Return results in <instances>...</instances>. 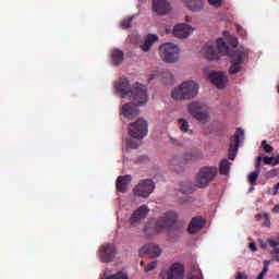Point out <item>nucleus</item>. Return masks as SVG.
Segmentation results:
<instances>
[{"label":"nucleus","instance_id":"f257e3e1","mask_svg":"<svg viewBox=\"0 0 279 279\" xmlns=\"http://www.w3.org/2000/svg\"><path fill=\"white\" fill-rule=\"evenodd\" d=\"M114 88L122 99L130 98L132 101L123 105L121 110L123 117L131 121L136 119L140 112L138 106H145L147 104V87L138 83L132 86L128 78L120 77L119 81L114 83Z\"/></svg>","mask_w":279,"mask_h":279},{"label":"nucleus","instance_id":"f03ea898","mask_svg":"<svg viewBox=\"0 0 279 279\" xmlns=\"http://www.w3.org/2000/svg\"><path fill=\"white\" fill-rule=\"evenodd\" d=\"M162 230H168V236L170 239H178L184 232V227L178 225V215L175 213L168 211L156 221L154 227L147 225L144 228V232L148 236H154V234H158Z\"/></svg>","mask_w":279,"mask_h":279},{"label":"nucleus","instance_id":"7ed1b4c3","mask_svg":"<svg viewBox=\"0 0 279 279\" xmlns=\"http://www.w3.org/2000/svg\"><path fill=\"white\" fill-rule=\"evenodd\" d=\"M217 49L219 53L231 57V66L229 69V74L236 75V73H240L241 64H243V60H245V51L235 49L233 53H230V48L228 47V44L223 38L217 39Z\"/></svg>","mask_w":279,"mask_h":279},{"label":"nucleus","instance_id":"20e7f679","mask_svg":"<svg viewBox=\"0 0 279 279\" xmlns=\"http://www.w3.org/2000/svg\"><path fill=\"white\" fill-rule=\"evenodd\" d=\"M197 93H199V85L195 81H187L174 88L171 97L174 101H190L197 97Z\"/></svg>","mask_w":279,"mask_h":279},{"label":"nucleus","instance_id":"39448f33","mask_svg":"<svg viewBox=\"0 0 279 279\" xmlns=\"http://www.w3.org/2000/svg\"><path fill=\"white\" fill-rule=\"evenodd\" d=\"M159 54L163 62L175 64L180 60V48L178 45L167 43L159 47Z\"/></svg>","mask_w":279,"mask_h":279},{"label":"nucleus","instance_id":"423d86ee","mask_svg":"<svg viewBox=\"0 0 279 279\" xmlns=\"http://www.w3.org/2000/svg\"><path fill=\"white\" fill-rule=\"evenodd\" d=\"M189 113L199 123H208L210 113L208 107L199 101H192L187 106Z\"/></svg>","mask_w":279,"mask_h":279},{"label":"nucleus","instance_id":"0eeeda50","mask_svg":"<svg viewBox=\"0 0 279 279\" xmlns=\"http://www.w3.org/2000/svg\"><path fill=\"white\" fill-rule=\"evenodd\" d=\"M219 173V170L217 167H203L196 174V186L198 189H206L215 178H217V174Z\"/></svg>","mask_w":279,"mask_h":279},{"label":"nucleus","instance_id":"6e6552de","mask_svg":"<svg viewBox=\"0 0 279 279\" xmlns=\"http://www.w3.org/2000/svg\"><path fill=\"white\" fill-rule=\"evenodd\" d=\"M148 132L147 121L144 119H138L129 126V134L131 138H136V141H143V137L147 136Z\"/></svg>","mask_w":279,"mask_h":279},{"label":"nucleus","instance_id":"1a4fd4ad","mask_svg":"<svg viewBox=\"0 0 279 279\" xmlns=\"http://www.w3.org/2000/svg\"><path fill=\"white\" fill-rule=\"evenodd\" d=\"M154 189H156V184H154V181L151 179H145L138 182V184L135 185L133 189V194L135 197H144V199H147L149 197L150 193H154Z\"/></svg>","mask_w":279,"mask_h":279},{"label":"nucleus","instance_id":"9d476101","mask_svg":"<svg viewBox=\"0 0 279 279\" xmlns=\"http://www.w3.org/2000/svg\"><path fill=\"white\" fill-rule=\"evenodd\" d=\"M245 136V131L239 128L233 136L230 138L229 145V160H234L236 158V154H239V147L241 145V138Z\"/></svg>","mask_w":279,"mask_h":279},{"label":"nucleus","instance_id":"9b49d317","mask_svg":"<svg viewBox=\"0 0 279 279\" xmlns=\"http://www.w3.org/2000/svg\"><path fill=\"white\" fill-rule=\"evenodd\" d=\"M101 263H112L117 256V246L113 243L102 244L98 250Z\"/></svg>","mask_w":279,"mask_h":279},{"label":"nucleus","instance_id":"f8f14e48","mask_svg":"<svg viewBox=\"0 0 279 279\" xmlns=\"http://www.w3.org/2000/svg\"><path fill=\"white\" fill-rule=\"evenodd\" d=\"M147 215H149V207H147V205L140 206L133 211L130 217L131 226H136V223H141V221L147 219Z\"/></svg>","mask_w":279,"mask_h":279},{"label":"nucleus","instance_id":"ddd939ff","mask_svg":"<svg viewBox=\"0 0 279 279\" xmlns=\"http://www.w3.org/2000/svg\"><path fill=\"white\" fill-rule=\"evenodd\" d=\"M161 279H184V265L180 263L172 264L167 271V278L161 277Z\"/></svg>","mask_w":279,"mask_h":279},{"label":"nucleus","instance_id":"4468645a","mask_svg":"<svg viewBox=\"0 0 279 279\" xmlns=\"http://www.w3.org/2000/svg\"><path fill=\"white\" fill-rule=\"evenodd\" d=\"M140 252L141 254H146L149 258H158L162 254L160 246L154 243L143 245Z\"/></svg>","mask_w":279,"mask_h":279},{"label":"nucleus","instance_id":"2eb2a0df","mask_svg":"<svg viewBox=\"0 0 279 279\" xmlns=\"http://www.w3.org/2000/svg\"><path fill=\"white\" fill-rule=\"evenodd\" d=\"M153 10L156 12V14L162 16L165 14H169L171 4H169V1L167 0H153Z\"/></svg>","mask_w":279,"mask_h":279},{"label":"nucleus","instance_id":"dca6fc26","mask_svg":"<svg viewBox=\"0 0 279 279\" xmlns=\"http://www.w3.org/2000/svg\"><path fill=\"white\" fill-rule=\"evenodd\" d=\"M209 82L217 86L218 88H226V82H228V77L223 72H211L209 74Z\"/></svg>","mask_w":279,"mask_h":279},{"label":"nucleus","instance_id":"f3484780","mask_svg":"<svg viewBox=\"0 0 279 279\" xmlns=\"http://www.w3.org/2000/svg\"><path fill=\"white\" fill-rule=\"evenodd\" d=\"M193 34V27L189 24H179L173 28V36L175 38H189Z\"/></svg>","mask_w":279,"mask_h":279},{"label":"nucleus","instance_id":"a211bd4d","mask_svg":"<svg viewBox=\"0 0 279 279\" xmlns=\"http://www.w3.org/2000/svg\"><path fill=\"white\" fill-rule=\"evenodd\" d=\"M206 226V220L202 217H194L192 218L190 226L187 228L189 234H197Z\"/></svg>","mask_w":279,"mask_h":279},{"label":"nucleus","instance_id":"6ab92c4d","mask_svg":"<svg viewBox=\"0 0 279 279\" xmlns=\"http://www.w3.org/2000/svg\"><path fill=\"white\" fill-rule=\"evenodd\" d=\"M203 51L205 53V58L207 60H218L219 59V53H217V48H215V44L213 41L207 43Z\"/></svg>","mask_w":279,"mask_h":279},{"label":"nucleus","instance_id":"aec40b11","mask_svg":"<svg viewBox=\"0 0 279 279\" xmlns=\"http://www.w3.org/2000/svg\"><path fill=\"white\" fill-rule=\"evenodd\" d=\"M132 182V177L131 175H120L117 179L116 182V189L117 191H120V193H125L128 191V186Z\"/></svg>","mask_w":279,"mask_h":279},{"label":"nucleus","instance_id":"412c9836","mask_svg":"<svg viewBox=\"0 0 279 279\" xmlns=\"http://www.w3.org/2000/svg\"><path fill=\"white\" fill-rule=\"evenodd\" d=\"M183 2L191 12H202L204 10V1L202 0H183Z\"/></svg>","mask_w":279,"mask_h":279},{"label":"nucleus","instance_id":"4be33fe9","mask_svg":"<svg viewBox=\"0 0 279 279\" xmlns=\"http://www.w3.org/2000/svg\"><path fill=\"white\" fill-rule=\"evenodd\" d=\"M125 54L122 50L116 48L111 51V64H113V66H119V64L123 62Z\"/></svg>","mask_w":279,"mask_h":279},{"label":"nucleus","instance_id":"5701e85b","mask_svg":"<svg viewBox=\"0 0 279 279\" xmlns=\"http://www.w3.org/2000/svg\"><path fill=\"white\" fill-rule=\"evenodd\" d=\"M158 41V35L156 34H149L146 38H145V43L141 46L142 51H144L145 53H147V51H149V49H151L154 43Z\"/></svg>","mask_w":279,"mask_h":279},{"label":"nucleus","instance_id":"b1692460","mask_svg":"<svg viewBox=\"0 0 279 279\" xmlns=\"http://www.w3.org/2000/svg\"><path fill=\"white\" fill-rule=\"evenodd\" d=\"M219 171L221 175H228V173H230V161H228V159H222L220 161Z\"/></svg>","mask_w":279,"mask_h":279},{"label":"nucleus","instance_id":"393cba45","mask_svg":"<svg viewBox=\"0 0 279 279\" xmlns=\"http://www.w3.org/2000/svg\"><path fill=\"white\" fill-rule=\"evenodd\" d=\"M179 125H180L181 132L193 134V130H189V121L184 119H179Z\"/></svg>","mask_w":279,"mask_h":279},{"label":"nucleus","instance_id":"a878e982","mask_svg":"<svg viewBox=\"0 0 279 279\" xmlns=\"http://www.w3.org/2000/svg\"><path fill=\"white\" fill-rule=\"evenodd\" d=\"M201 157H202V153H199V150H194L185 156V160L195 161V160H198V158Z\"/></svg>","mask_w":279,"mask_h":279},{"label":"nucleus","instance_id":"bb28decb","mask_svg":"<svg viewBox=\"0 0 279 279\" xmlns=\"http://www.w3.org/2000/svg\"><path fill=\"white\" fill-rule=\"evenodd\" d=\"M132 21H134V15H132V16H130L128 19H124L121 22L122 29H130V27H132Z\"/></svg>","mask_w":279,"mask_h":279},{"label":"nucleus","instance_id":"cd10ccee","mask_svg":"<svg viewBox=\"0 0 279 279\" xmlns=\"http://www.w3.org/2000/svg\"><path fill=\"white\" fill-rule=\"evenodd\" d=\"M141 145V142L129 138L126 141V147H129L130 149H138V146Z\"/></svg>","mask_w":279,"mask_h":279},{"label":"nucleus","instance_id":"c85d7f7f","mask_svg":"<svg viewBox=\"0 0 279 279\" xmlns=\"http://www.w3.org/2000/svg\"><path fill=\"white\" fill-rule=\"evenodd\" d=\"M264 268H263V270H262V272L257 276V278H259V279H263V278H265V276H267V271H269V262L268 260H264Z\"/></svg>","mask_w":279,"mask_h":279},{"label":"nucleus","instance_id":"c756f323","mask_svg":"<svg viewBox=\"0 0 279 279\" xmlns=\"http://www.w3.org/2000/svg\"><path fill=\"white\" fill-rule=\"evenodd\" d=\"M106 279H129L128 278V274L123 272V271H119L116 275H111L109 277H107Z\"/></svg>","mask_w":279,"mask_h":279},{"label":"nucleus","instance_id":"7c9ffc66","mask_svg":"<svg viewBox=\"0 0 279 279\" xmlns=\"http://www.w3.org/2000/svg\"><path fill=\"white\" fill-rule=\"evenodd\" d=\"M258 175H260L259 171L251 172L248 174V182H250V184H254V182H256V180H258Z\"/></svg>","mask_w":279,"mask_h":279},{"label":"nucleus","instance_id":"2f4dec72","mask_svg":"<svg viewBox=\"0 0 279 279\" xmlns=\"http://www.w3.org/2000/svg\"><path fill=\"white\" fill-rule=\"evenodd\" d=\"M262 147H263V149H264V151H265L266 154H271V153L274 151V147H272L271 145L267 144V141H266V140H264V141L262 142Z\"/></svg>","mask_w":279,"mask_h":279},{"label":"nucleus","instance_id":"473e14b6","mask_svg":"<svg viewBox=\"0 0 279 279\" xmlns=\"http://www.w3.org/2000/svg\"><path fill=\"white\" fill-rule=\"evenodd\" d=\"M158 266V262H151L147 265V267L144 268V271L147 274L149 271H154V269H156V267Z\"/></svg>","mask_w":279,"mask_h":279},{"label":"nucleus","instance_id":"72a5a7b5","mask_svg":"<svg viewBox=\"0 0 279 279\" xmlns=\"http://www.w3.org/2000/svg\"><path fill=\"white\" fill-rule=\"evenodd\" d=\"M263 217H265V222L262 225L264 228H271V221H269V214H263Z\"/></svg>","mask_w":279,"mask_h":279},{"label":"nucleus","instance_id":"f704fd0d","mask_svg":"<svg viewBox=\"0 0 279 279\" xmlns=\"http://www.w3.org/2000/svg\"><path fill=\"white\" fill-rule=\"evenodd\" d=\"M209 4L214 8H219L223 3V0H208Z\"/></svg>","mask_w":279,"mask_h":279},{"label":"nucleus","instance_id":"c9c22d12","mask_svg":"<svg viewBox=\"0 0 279 279\" xmlns=\"http://www.w3.org/2000/svg\"><path fill=\"white\" fill-rule=\"evenodd\" d=\"M271 256H274V258H276V260L279 263V247L277 248H274L271 252H270Z\"/></svg>","mask_w":279,"mask_h":279},{"label":"nucleus","instance_id":"e433bc0d","mask_svg":"<svg viewBox=\"0 0 279 279\" xmlns=\"http://www.w3.org/2000/svg\"><path fill=\"white\" fill-rule=\"evenodd\" d=\"M263 161H264L266 165H272V167H274V157L265 156V157L263 158Z\"/></svg>","mask_w":279,"mask_h":279},{"label":"nucleus","instance_id":"4c0bfd02","mask_svg":"<svg viewBox=\"0 0 279 279\" xmlns=\"http://www.w3.org/2000/svg\"><path fill=\"white\" fill-rule=\"evenodd\" d=\"M268 244L270 245V247H274L276 250V248H278L279 241L269 239Z\"/></svg>","mask_w":279,"mask_h":279},{"label":"nucleus","instance_id":"58836bf2","mask_svg":"<svg viewBox=\"0 0 279 279\" xmlns=\"http://www.w3.org/2000/svg\"><path fill=\"white\" fill-rule=\"evenodd\" d=\"M235 279H247V274H245V272H238Z\"/></svg>","mask_w":279,"mask_h":279},{"label":"nucleus","instance_id":"ea45409f","mask_svg":"<svg viewBox=\"0 0 279 279\" xmlns=\"http://www.w3.org/2000/svg\"><path fill=\"white\" fill-rule=\"evenodd\" d=\"M250 250H251V252H257V251H258V247H256V243L251 242V243H250Z\"/></svg>","mask_w":279,"mask_h":279},{"label":"nucleus","instance_id":"a19ab883","mask_svg":"<svg viewBox=\"0 0 279 279\" xmlns=\"http://www.w3.org/2000/svg\"><path fill=\"white\" fill-rule=\"evenodd\" d=\"M276 165H279V155L274 157V167H276Z\"/></svg>","mask_w":279,"mask_h":279},{"label":"nucleus","instance_id":"79ce46f5","mask_svg":"<svg viewBox=\"0 0 279 279\" xmlns=\"http://www.w3.org/2000/svg\"><path fill=\"white\" fill-rule=\"evenodd\" d=\"M272 213H275L276 215L279 214V205H275V207L272 208Z\"/></svg>","mask_w":279,"mask_h":279},{"label":"nucleus","instance_id":"37998d69","mask_svg":"<svg viewBox=\"0 0 279 279\" xmlns=\"http://www.w3.org/2000/svg\"><path fill=\"white\" fill-rule=\"evenodd\" d=\"M256 162H258L260 165V162H263V157L262 156L257 157Z\"/></svg>","mask_w":279,"mask_h":279},{"label":"nucleus","instance_id":"c03bdc74","mask_svg":"<svg viewBox=\"0 0 279 279\" xmlns=\"http://www.w3.org/2000/svg\"><path fill=\"white\" fill-rule=\"evenodd\" d=\"M255 167H256V169H260V163H258V162L256 161Z\"/></svg>","mask_w":279,"mask_h":279},{"label":"nucleus","instance_id":"a18cd8bd","mask_svg":"<svg viewBox=\"0 0 279 279\" xmlns=\"http://www.w3.org/2000/svg\"><path fill=\"white\" fill-rule=\"evenodd\" d=\"M145 265V262H141V266L143 267Z\"/></svg>","mask_w":279,"mask_h":279}]
</instances>
